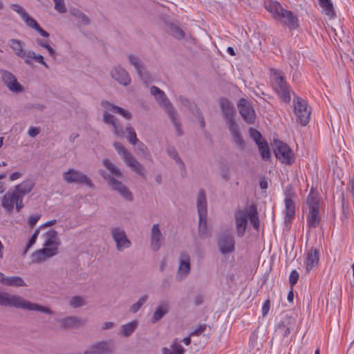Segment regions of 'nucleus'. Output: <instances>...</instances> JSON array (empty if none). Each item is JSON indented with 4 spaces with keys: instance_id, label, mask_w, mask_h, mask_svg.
I'll list each match as a JSON object with an SVG mask.
<instances>
[{
    "instance_id": "2",
    "label": "nucleus",
    "mask_w": 354,
    "mask_h": 354,
    "mask_svg": "<svg viewBox=\"0 0 354 354\" xmlns=\"http://www.w3.org/2000/svg\"><path fill=\"white\" fill-rule=\"evenodd\" d=\"M0 305L3 306L15 307L30 311H39L46 314L52 315L53 312L47 307L32 303L22 297L16 295H10L8 292H0Z\"/></svg>"
},
{
    "instance_id": "64",
    "label": "nucleus",
    "mask_w": 354,
    "mask_h": 354,
    "mask_svg": "<svg viewBox=\"0 0 354 354\" xmlns=\"http://www.w3.org/2000/svg\"><path fill=\"white\" fill-rule=\"evenodd\" d=\"M46 49L48 50L50 56H51L53 59H56L57 53L54 48H53L50 45H48Z\"/></svg>"
},
{
    "instance_id": "4",
    "label": "nucleus",
    "mask_w": 354,
    "mask_h": 354,
    "mask_svg": "<svg viewBox=\"0 0 354 354\" xmlns=\"http://www.w3.org/2000/svg\"><path fill=\"white\" fill-rule=\"evenodd\" d=\"M101 106L105 109L103 113V122L106 124H111L112 126L113 131L116 136H123L124 131L122 125L118 122V119L108 111L119 114L127 120L131 118V113L123 108L116 106L106 100L102 101Z\"/></svg>"
},
{
    "instance_id": "61",
    "label": "nucleus",
    "mask_w": 354,
    "mask_h": 354,
    "mask_svg": "<svg viewBox=\"0 0 354 354\" xmlns=\"http://www.w3.org/2000/svg\"><path fill=\"white\" fill-rule=\"evenodd\" d=\"M23 176V174L19 171H15L12 173L9 176V180L10 181H15L19 178H20Z\"/></svg>"
},
{
    "instance_id": "36",
    "label": "nucleus",
    "mask_w": 354,
    "mask_h": 354,
    "mask_svg": "<svg viewBox=\"0 0 354 354\" xmlns=\"http://www.w3.org/2000/svg\"><path fill=\"white\" fill-rule=\"evenodd\" d=\"M104 167L114 176L122 178V174L120 168L113 163L109 159L104 158L102 160Z\"/></svg>"
},
{
    "instance_id": "52",
    "label": "nucleus",
    "mask_w": 354,
    "mask_h": 354,
    "mask_svg": "<svg viewBox=\"0 0 354 354\" xmlns=\"http://www.w3.org/2000/svg\"><path fill=\"white\" fill-rule=\"evenodd\" d=\"M250 136L254 140L255 143L257 145V143H261V142H263L265 140L263 138L261 133L254 129H250Z\"/></svg>"
},
{
    "instance_id": "7",
    "label": "nucleus",
    "mask_w": 354,
    "mask_h": 354,
    "mask_svg": "<svg viewBox=\"0 0 354 354\" xmlns=\"http://www.w3.org/2000/svg\"><path fill=\"white\" fill-rule=\"evenodd\" d=\"M113 147L128 167L135 171L140 176L142 177L145 176V169L144 166L141 165L135 156L121 143L115 142L113 143Z\"/></svg>"
},
{
    "instance_id": "9",
    "label": "nucleus",
    "mask_w": 354,
    "mask_h": 354,
    "mask_svg": "<svg viewBox=\"0 0 354 354\" xmlns=\"http://www.w3.org/2000/svg\"><path fill=\"white\" fill-rule=\"evenodd\" d=\"M272 76L274 81V89L281 99L286 103L290 102V87L287 84L281 71L273 70Z\"/></svg>"
},
{
    "instance_id": "34",
    "label": "nucleus",
    "mask_w": 354,
    "mask_h": 354,
    "mask_svg": "<svg viewBox=\"0 0 354 354\" xmlns=\"http://www.w3.org/2000/svg\"><path fill=\"white\" fill-rule=\"evenodd\" d=\"M31 59H34L37 63L43 65L46 68H49V66L44 61V57L41 55H37L32 50H28V54L24 59V62L28 65H30L32 64Z\"/></svg>"
},
{
    "instance_id": "31",
    "label": "nucleus",
    "mask_w": 354,
    "mask_h": 354,
    "mask_svg": "<svg viewBox=\"0 0 354 354\" xmlns=\"http://www.w3.org/2000/svg\"><path fill=\"white\" fill-rule=\"evenodd\" d=\"M165 30L168 34L178 40L183 39L185 36L184 30L180 26L173 23L167 24Z\"/></svg>"
},
{
    "instance_id": "46",
    "label": "nucleus",
    "mask_w": 354,
    "mask_h": 354,
    "mask_svg": "<svg viewBox=\"0 0 354 354\" xmlns=\"http://www.w3.org/2000/svg\"><path fill=\"white\" fill-rule=\"evenodd\" d=\"M167 153L168 155L173 158L178 165L184 166L183 161L181 160V158L179 157L178 152L174 147L169 146L167 149Z\"/></svg>"
},
{
    "instance_id": "42",
    "label": "nucleus",
    "mask_w": 354,
    "mask_h": 354,
    "mask_svg": "<svg viewBox=\"0 0 354 354\" xmlns=\"http://www.w3.org/2000/svg\"><path fill=\"white\" fill-rule=\"evenodd\" d=\"M138 326L136 321H132L121 326V333L124 337L130 336L136 330Z\"/></svg>"
},
{
    "instance_id": "14",
    "label": "nucleus",
    "mask_w": 354,
    "mask_h": 354,
    "mask_svg": "<svg viewBox=\"0 0 354 354\" xmlns=\"http://www.w3.org/2000/svg\"><path fill=\"white\" fill-rule=\"evenodd\" d=\"M100 174L104 179L108 180L112 189L117 191L124 199L127 201L133 200L132 194L122 182L116 180L113 176L106 174L103 170H100Z\"/></svg>"
},
{
    "instance_id": "20",
    "label": "nucleus",
    "mask_w": 354,
    "mask_h": 354,
    "mask_svg": "<svg viewBox=\"0 0 354 354\" xmlns=\"http://www.w3.org/2000/svg\"><path fill=\"white\" fill-rule=\"evenodd\" d=\"M248 222V208L239 210L235 214V223L237 236L240 238L245 234Z\"/></svg>"
},
{
    "instance_id": "17",
    "label": "nucleus",
    "mask_w": 354,
    "mask_h": 354,
    "mask_svg": "<svg viewBox=\"0 0 354 354\" xmlns=\"http://www.w3.org/2000/svg\"><path fill=\"white\" fill-rule=\"evenodd\" d=\"M0 75L3 84L10 91L13 93L22 92V86L12 73L4 69H0Z\"/></svg>"
},
{
    "instance_id": "19",
    "label": "nucleus",
    "mask_w": 354,
    "mask_h": 354,
    "mask_svg": "<svg viewBox=\"0 0 354 354\" xmlns=\"http://www.w3.org/2000/svg\"><path fill=\"white\" fill-rule=\"evenodd\" d=\"M128 59L130 64L136 68V72L138 73L142 81L145 84L150 82V75L146 70V67L138 57L133 55H128Z\"/></svg>"
},
{
    "instance_id": "26",
    "label": "nucleus",
    "mask_w": 354,
    "mask_h": 354,
    "mask_svg": "<svg viewBox=\"0 0 354 354\" xmlns=\"http://www.w3.org/2000/svg\"><path fill=\"white\" fill-rule=\"evenodd\" d=\"M296 321L291 317L286 316L277 325L276 331L280 333L283 337H288L294 329Z\"/></svg>"
},
{
    "instance_id": "58",
    "label": "nucleus",
    "mask_w": 354,
    "mask_h": 354,
    "mask_svg": "<svg viewBox=\"0 0 354 354\" xmlns=\"http://www.w3.org/2000/svg\"><path fill=\"white\" fill-rule=\"evenodd\" d=\"M205 329H206V325L205 324L200 325V326H197L195 328V330L190 333V335H192V336H193V335H199L202 333H203L205 330Z\"/></svg>"
},
{
    "instance_id": "43",
    "label": "nucleus",
    "mask_w": 354,
    "mask_h": 354,
    "mask_svg": "<svg viewBox=\"0 0 354 354\" xmlns=\"http://www.w3.org/2000/svg\"><path fill=\"white\" fill-rule=\"evenodd\" d=\"M70 14L80 19L84 25H88L90 24V19L84 12L80 10L73 8L70 10Z\"/></svg>"
},
{
    "instance_id": "63",
    "label": "nucleus",
    "mask_w": 354,
    "mask_h": 354,
    "mask_svg": "<svg viewBox=\"0 0 354 354\" xmlns=\"http://www.w3.org/2000/svg\"><path fill=\"white\" fill-rule=\"evenodd\" d=\"M36 43L37 44V45H39V46H41L42 48H44L45 49L49 45L48 43V41L44 40V39H39V38H37L36 39Z\"/></svg>"
},
{
    "instance_id": "39",
    "label": "nucleus",
    "mask_w": 354,
    "mask_h": 354,
    "mask_svg": "<svg viewBox=\"0 0 354 354\" xmlns=\"http://www.w3.org/2000/svg\"><path fill=\"white\" fill-rule=\"evenodd\" d=\"M320 7L322 8L324 13L331 17L335 16V11L332 1L330 0H318Z\"/></svg>"
},
{
    "instance_id": "29",
    "label": "nucleus",
    "mask_w": 354,
    "mask_h": 354,
    "mask_svg": "<svg viewBox=\"0 0 354 354\" xmlns=\"http://www.w3.org/2000/svg\"><path fill=\"white\" fill-rule=\"evenodd\" d=\"M169 310V304L167 301H162L156 307L155 311L151 317V322L153 324L160 320L165 315H166Z\"/></svg>"
},
{
    "instance_id": "6",
    "label": "nucleus",
    "mask_w": 354,
    "mask_h": 354,
    "mask_svg": "<svg viewBox=\"0 0 354 354\" xmlns=\"http://www.w3.org/2000/svg\"><path fill=\"white\" fill-rule=\"evenodd\" d=\"M306 204L309 212L307 215V227L308 228H316L319 226L321 221L319 215V199L317 194L311 190L306 199Z\"/></svg>"
},
{
    "instance_id": "44",
    "label": "nucleus",
    "mask_w": 354,
    "mask_h": 354,
    "mask_svg": "<svg viewBox=\"0 0 354 354\" xmlns=\"http://www.w3.org/2000/svg\"><path fill=\"white\" fill-rule=\"evenodd\" d=\"M136 153L139 156H142L146 159L151 160V153L147 148V147L142 142H138L136 144Z\"/></svg>"
},
{
    "instance_id": "55",
    "label": "nucleus",
    "mask_w": 354,
    "mask_h": 354,
    "mask_svg": "<svg viewBox=\"0 0 354 354\" xmlns=\"http://www.w3.org/2000/svg\"><path fill=\"white\" fill-rule=\"evenodd\" d=\"M40 218H41V214H35L30 215L28 220V225L29 227L33 228L35 226L37 221L40 219Z\"/></svg>"
},
{
    "instance_id": "30",
    "label": "nucleus",
    "mask_w": 354,
    "mask_h": 354,
    "mask_svg": "<svg viewBox=\"0 0 354 354\" xmlns=\"http://www.w3.org/2000/svg\"><path fill=\"white\" fill-rule=\"evenodd\" d=\"M319 262V251L317 249L310 250L306 256L305 264L307 272L311 270Z\"/></svg>"
},
{
    "instance_id": "16",
    "label": "nucleus",
    "mask_w": 354,
    "mask_h": 354,
    "mask_svg": "<svg viewBox=\"0 0 354 354\" xmlns=\"http://www.w3.org/2000/svg\"><path fill=\"white\" fill-rule=\"evenodd\" d=\"M239 113L248 124H254L256 119L255 111L250 102L245 98H241L238 103Z\"/></svg>"
},
{
    "instance_id": "60",
    "label": "nucleus",
    "mask_w": 354,
    "mask_h": 354,
    "mask_svg": "<svg viewBox=\"0 0 354 354\" xmlns=\"http://www.w3.org/2000/svg\"><path fill=\"white\" fill-rule=\"evenodd\" d=\"M270 302L269 299H267L263 303L262 306V315L266 316L270 310Z\"/></svg>"
},
{
    "instance_id": "28",
    "label": "nucleus",
    "mask_w": 354,
    "mask_h": 354,
    "mask_svg": "<svg viewBox=\"0 0 354 354\" xmlns=\"http://www.w3.org/2000/svg\"><path fill=\"white\" fill-rule=\"evenodd\" d=\"M35 185V182L32 179L28 178L20 184L15 185L13 189L24 199L26 194L32 192Z\"/></svg>"
},
{
    "instance_id": "15",
    "label": "nucleus",
    "mask_w": 354,
    "mask_h": 354,
    "mask_svg": "<svg viewBox=\"0 0 354 354\" xmlns=\"http://www.w3.org/2000/svg\"><path fill=\"white\" fill-rule=\"evenodd\" d=\"M218 248L223 254H230L235 250V240L232 234L223 232L218 238Z\"/></svg>"
},
{
    "instance_id": "56",
    "label": "nucleus",
    "mask_w": 354,
    "mask_h": 354,
    "mask_svg": "<svg viewBox=\"0 0 354 354\" xmlns=\"http://www.w3.org/2000/svg\"><path fill=\"white\" fill-rule=\"evenodd\" d=\"M299 273L296 270H292L289 276V282L291 288L297 283L299 279Z\"/></svg>"
},
{
    "instance_id": "12",
    "label": "nucleus",
    "mask_w": 354,
    "mask_h": 354,
    "mask_svg": "<svg viewBox=\"0 0 354 354\" xmlns=\"http://www.w3.org/2000/svg\"><path fill=\"white\" fill-rule=\"evenodd\" d=\"M110 232L115 243V247L118 251L122 252L131 246V241L128 239L126 232L122 227H111Z\"/></svg>"
},
{
    "instance_id": "37",
    "label": "nucleus",
    "mask_w": 354,
    "mask_h": 354,
    "mask_svg": "<svg viewBox=\"0 0 354 354\" xmlns=\"http://www.w3.org/2000/svg\"><path fill=\"white\" fill-rule=\"evenodd\" d=\"M185 352V350L180 345V344L178 342L177 339H175L172 342L171 345V348L164 347L162 349V354H184Z\"/></svg>"
},
{
    "instance_id": "21",
    "label": "nucleus",
    "mask_w": 354,
    "mask_h": 354,
    "mask_svg": "<svg viewBox=\"0 0 354 354\" xmlns=\"http://www.w3.org/2000/svg\"><path fill=\"white\" fill-rule=\"evenodd\" d=\"M282 26H287L290 30L299 28V23L297 16L290 10L284 9L277 19Z\"/></svg>"
},
{
    "instance_id": "35",
    "label": "nucleus",
    "mask_w": 354,
    "mask_h": 354,
    "mask_svg": "<svg viewBox=\"0 0 354 354\" xmlns=\"http://www.w3.org/2000/svg\"><path fill=\"white\" fill-rule=\"evenodd\" d=\"M248 220H250L253 227L259 230V219L257 212V207L255 205H250L248 208Z\"/></svg>"
},
{
    "instance_id": "53",
    "label": "nucleus",
    "mask_w": 354,
    "mask_h": 354,
    "mask_svg": "<svg viewBox=\"0 0 354 354\" xmlns=\"http://www.w3.org/2000/svg\"><path fill=\"white\" fill-rule=\"evenodd\" d=\"M55 3V9L59 13H65L66 8L64 0H53Z\"/></svg>"
},
{
    "instance_id": "48",
    "label": "nucleus",
    "mask_w": 354,
    "mask_h": 354,
    "mask_svg": "<svg viewBox=\"0 0 354 354\" xmlns=\"http://www.w3.org/2000/svg\"><path fill=\"white\" fill-rule=\"evenodd\" d=\"M69 304L71 307L77 308L85 306L86 302L83 297L74 296L71 299Z\"/></svg>"
},
{
    "instance_id": "33",
    "label": "nucleus",
    "mask_w": 354,
    "mask_h": 354,
    "mask_svg": "<svg viewBox=\"0 0 354 354\" xmlns=\"http://www.w3.org/2000/svg\"><path fill=\"white\" fill-rule=\"evenodd\" d=\"M285 205H286V221H291L294 218L295 214V202L292 200L290 194H288L286 192V198H285Z\"/></svg>"
},
{
    "instance_id": "22",
    "label": "nucleus",
    "mask_w": 354,
    "mask_h": 354,
    "mask_svg": "<svg viewBox=\"0 0 354 354\" xmlns=\"http://www.w3.org/2000/svg\"><path fill=\"white\" fill-rule=\"evenodd\" d=\"M111 77L122 86H128L131 80L128 72L122 66H113L110 72Z\"/></svg>"
},
{
    "instance_id": "5",
    "label": "nucleus",
    "mask_w": 354,
    "mask_h": 354,
    "mask_svg": "<svg viewBox=\"0 0 354 354\" xmlns=\"http://www.w3.org/2000/svg\"><path fill=\"white\" fill-rule=\"evenodd\" d=\"M196 205L198 214V235L201 239H206L209 236V232L207 227V198L203 189H200L198 191Z\"/></svg>"
},
{
    "instance_id": "41",
    "label": "nucleus",
    "mask_w": 354,
    "mask_h": 354,
    "mask_svg": "<svg viewBox=\"0 0 354 354\" xmlns=\"http://www.w3.org/2000/svg\"><path fill=\"white\" fill-rule=\"evenodd\" d=\"M59 322L62 324V327L70 328L80 324V319L77 317L69 316L60 319Z\"/></svg>"
},
{
    "instance_id": "47",
    "label": "nucleus",
    "mask_w": 354,
    "mask_h": 354,
    "mask_svg": "<svg viewBox=\"0 0 354 354\" xmlns=\"http://www.w3.org/2000/svg\"><path fill=\"white\" fill-rule=\"evenodd\" d=\"M148 299V296L147 295H144L138 299L137 302L131 305V306L129 308V310L133 313H137L141 307L146 303V301Z\"/></svg>"
},
{
    "instance_id": "25",
    "label": "nucleus",
    "mask_w": 354,
    "mask_h": 354,
    "mask_svg": "<svg viewBox=\"0 0 354 354\" xmlns=\"http://www.w3.org/2000/svg\"><path fill=\"white\" fill-rule=\"evenodd\" d=\"M113 351V347L109 342L101 341L91 346L84 354H111Z\"/></svg>"
},
{
    "instance_id": "62",
    "label": "nucleus",
    "mask_w": 354,
    "mask_h": 354,
    "mask_svg": "<svg viewBox=\"0 0 354 354\" xmlns=\"http://www.w3.org/2000/svg\"><path fill=\"white\" fill-rule=\"evenodd\" d=\"M196 112H197L196 116L199 120L200 126L202 129H204L205 127V122L204 118L203 117V115H202L201 112L200 111V110H198V109H197Z\"/></svg>"
},
{
    "instance_id": "45",
    "label": "nucleus",
    "mask_w": 354,
    "mask_h": 354,
    "mask_svg": "<svg viewBox=\"0 0 354 354\" xmlns=\"http://www.w3.org/2000/svg\"><path fill=\"white\" fill-rule=\"evenodd\" d=\"M257 145L258 146L259 151L260 152L261 158L265 160H269L270 157V153L268 142L266 140H264L261 143H257Z\"/></svg>"
},
{
    "instance_id": "49",
    "label": "nucleus",
    "mask_w": 354,
    "mask_h": 354,
    "mask_svg": "<svg viewBox=\"0 0 354 354\" xmlns=\"http://www.w3.org/2000/svg\"><path fill=\"white\" fill-rule=\"evenodd\" d=\"M126 131L128 133V136L127 137L128 141L133 145H136V144L139 142V140L137 138L136 131L133 128L131 125H129L127 127Z\"/></svg>"
},
{
    "instance_id": "27",
    "label": "nucleus",
    "mask_w": 354,
    "mask_h": 354,
    "mask_svg": "<svg viewBox=\"0 0 354 354\" xmlns=\"http://www.w3.org/2000/svg\"><path fill=\"white\" fill-rule=\"evenodd\" d=\"M264 7L271 14L272 17L277 21L285 9L279 2L274 0H265Z\"/></svg>"
},
{
    "instance_id": "40",
    "label": "nucleus",
    "mask_w": 354,
    "mask_h": 354,
    "mask_svg": "<svg viewBox=\"0 0 354 354\" xmlns=\"http://www.w3.org/2000/svg\"><path fill=\"white\" fill-rule=\"evenodd\" d=\"M167 115L172 122V124L175 128L176 135L178 136H182L183 135V131L181 128L180 124L178 120V114L176 113V111L174 110L167 113Z\"/></svg>"
},
{
    "instance_id": "50",
    "label": "nucleus",
    "mask_w": 354,
    "mask_h": 354,
    "mask_svg": "<svg viewBox=\"0 0 354 354\" xmlns=\"http://www.w3.org/2000/svg\"><path fill=\"white\" fill-rule=\"evenodd\" d=\"M230 170L231 168L228 165H225L221 167L220 176L223 180L225 181H229L230 180Z\"/></svg>"
},
{
    "instance_id": "8",
    "label": "nucleus",
    "mask_w": 354,
    "mask_h": 354,
    "mask_svg": "<svg viewBox=\"0 0 354 354\" xmlns=\"http://www.w3.org/2000/svg\"><path fill=\"white\" fill-rule=\"evenodd\" d=\"M23 201L13 188L8 189L0 199L1 207L8 213H12L14 209L20 212L24 207Z\"/></svg>"
},
{
    "instance_id": "10",
    "label": "nucleus",
    "mask_w": 354,
    "mask_h": 354,
    "mask_svg": "<svg viewBox=\"0 0 354 354\" xmlns=\"http://www.w3.org/2000/svg\"><path fill=\"white\" fill-rule=\"evenodd\" d=\"M293 105L294 112L297 116V122L300 123L301 126H306L310 120L311 114L310 108L308 106L306 101L299 97L294 99Z\"/></svg>"
},
{
    "instance_id": "3",
    "label": "nucleus",
    "mask_w": 354,
    "mask_h": 354,
    "mask_svg": "<svg viewBox=\"0 0 354 354\" xmlns=\"http://www.w3.org/2000/svg\"><path fill=\"white\" fill-rule=\"evenodd\" d=\"M46 238L44 247L36 250L32 254V260L35 263H41L47 259L55 256L58 253V248L61 244L57 232L50 230L44 234Z\"/></svg>"
},
{
    "instance_id": "51",
    "label": "nucleus",
    "mask_w": 354,
    "mask_h": 354,
    "mask_svg": "<svg viewBox=\"0 0 354 354\" xmlns=\"http://www.w3.org/2000/svg\"><path fill=\"white\" fill-rule=\"evenodd\" d=\"M21 19L25 22L26 26L35 30L39 26V24L36 21V20L30 17L28 13H26Z\"/></svg>"
},
{
    "instance_id": "32",
    "label": "nucleus",
    "mask_w": 354,
    "mask_h": 354,
    "mask_svg": "<svg viewBox=\"0 0 354 354\" xmlns=\"http://www.w3.org/2000/svg\"><path fill=\"white\" fill-rule=\"evenodd\" d=\"M9 46L12 49L17 56L25 59L28 51H24L23 49L22 42L17 39H10L8 41Z\"/></svg>"
},
{
    "instance_id": "24",
    "label": "nucleus",
    "mask_w": 354,
    "mask_h": 354,
    "mask_svg": "<svg viewBox=\"0 0 354 354\" xmlns=\"http://www.w3.org/2000/svg\"><path fill=\"white\" fill-rule=\"evenodd\" d=\"M163 240L164 236L160 230L159 224H153L151 230L150 246L151 250L153 252H158L162 246V242Z\"/></svg>"
},
{
    "instance_id": "11",
    "label": "nucleus",
    "mask_w": 354,
    "mask_h": 354,
    "mask_svg": "<svg viewBox=\"0 0 354 354\" xmlns=\"http://www.w3.org/2000/svg\"><path fill=\"white\" fill-rule=\"evenodd\" d=\"M274 152L276 158L282 163L290 165L295 161L292 150L288 145L281 141L274 140Z\"/></svg>"
},
{
    "instance_id": "57",
    "label": "nucleus",
    "mask_w": 354,
    "mask_h": 354,
    "mask_svg": "<svg viewBox=\"0 0 354 354\" xmlns=\"http://www.w3.org/2000/svg\"><path fill=\"white\" fill-rule=\"evenodd\" d=\"M36 240H37V237L32 235L26 245V248L24 249L23 254H26L27 253V252L29 250V249L35 243Z\"/></svg>"
},
{
    "instance_id": "54",
    "label": "nucleus",
    "mask_w": 354,
    "mask_h": 354,
    "mask_svg": "<svg viewBox=\"0 0 354 354\" xmlns=\"http://www.w3.org/2000/svg\"><path fill=\"white\" fill-rule=\"evenodd\" d=\"M10 7L13 11L19 14L21 18H22L27 13L24 8L17 3H12L10 4Z\"/></svg>"
},
{
    "instance_id": "1",
    "label": "nucleus",
    "mask_w": 354,
    "mask_h": 354,
    "mask_svg": "<svg viewBox=\"0 0 354 354\" xmlns=\"http://www.w3.org/2000/svg\"><path fill=\"white\" fill-rule=\"evenodd\" d=\"M222 115L226 120L229 130L233 137L234 142L241 149L245 147V142L243 138L238 123L234 120L236 110L232 102L226 98H222L219 101Z\"/></svg>"
},
{
    "instance_id": "23",
    "label": "nucleus",
    "mask_w": 354,
    "mask_h": 354,
    "mask_svg": "<svg viewBox=\"0 0 354 354\" xmlns=\"http://www.w3.org/2000/svg\"><path fill=\"white\" fill-rule=\"evenodd\" d=\"M191 271V258L187 252H183L179 259L177 275L181 279L187 277Z\"/></svg>"
},
{
    "instance_id": "38",
    "label": "nucleus",
    "mask_w": 354,
    "mask_h": 354,
    "mask_svg": "<svg viewBox=\"0 0 354 354\" xmlns=\"http://www.w3.org/2000/svg\"><path fill=\"white\" fill-rule=\"evenodd\" d=\"M3 285L14 287H21L26 286L24 279L18 276L6 277Z\"/></svg>"
},
{
    "instance_id": "18",
    "label": "nucleus",
    "mask_w": 354,
    "mask_h": 354,
    "mask_svg": "<svg viewBox=\"0 0 354 354\" xmlns=\"http://www.w3.org/2000/svg\"><path fill=\"white\" fill-rule=\"evenodd\" d=\"M150 93L154 96L157 102L167 113L175 110L163 91L156 86H152L150 88Z\"/></svg>"
},
{
    "instance_id": "13",
    "label": "nucleus",
    "mask_w": 354,
    "mask_h": 354,
    "mask_svg": "<svg viewBox=\"0 0 354 354\" xmlns=\"http://www.w3.org/2000/svg\"><path fill=\"white\" fill-rule=\"evenodd\" d=\"M63 179L70 184H84L89 187L93 186L91 180L85 174L74 169H69L67 171L64 172Z\"/></svg>"
},
{
    "instance_id": "59",
    "label": "nucleus",
    "mask_w": 354,
    "mask_h": 354,
    "mask_svg": "<svg viewBox=\"0 0 354 354\" xmlns=\"http://www.w3.org/2000/svg\"><path fill=\"white\" fill-rule=\"evenodd\" d=\"M41 131L39 127H30L28 131V134L30 137L35 138L37 136Z\"/></svg>"
}]
</instances>
